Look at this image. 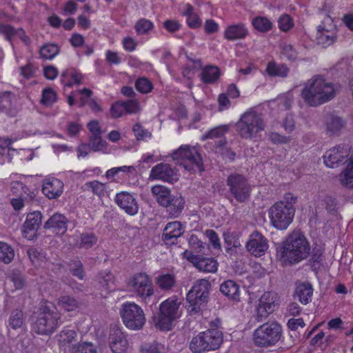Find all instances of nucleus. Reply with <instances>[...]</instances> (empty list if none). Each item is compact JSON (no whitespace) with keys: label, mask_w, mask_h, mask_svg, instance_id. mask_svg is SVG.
I'll return each instance as SVG.
<instances>
[{"label":"nucleus","mask_w":353,"mask_h":353,"mask_svg":"<svg viewBox=\"0 0 353 353\" xmlns=\"http://www.w3.org/2000/svg\"><path fill=\"white\" fill-rule=\"evenodd\" d=\"M280 252L285 262L295 264L308 257L311 247L304 234L299 230H294L283 242Z\"/></svg>","instance_id":"f257e3e1"},{"label":"nucleus","mask_w":353,"mask_h":353,"mask_svg":"<svg viewBox=\"0 0 353 353\" xmlns=\"http://www.w3.org/2000/svg\"><path fill=\"white\" fill-rule=\"evenodd\" d=\"M336 95L333 83L320 76L309 79L302 90L301 96L310 106L316 107L332 100Z\"/></svg>","instance_id":"f03ea898"},{"label":"nucleus","mask_w":353,"mask_h":353,"mask_svg":"<svg viewBox=\"0 0 353 353\" xmlns=\"http://www.w3.org/2000/svg\"><path fill=\"white\" fill-rule=\"evenodd\" d=\"M348 145H338L326 151L323 155V161L327 167L335 168L350 160L346 169L340 174V181L346 188H353V159H348Z\"/></svg>","instance_id":"7ed1b4c3"},{"label":"nucleus","mask_w":353,"mask_h":353,"mask_svg":"<svg viewBox=\"0 0 353 353\" xmlns=\"http://www.w3.org/2000/svg\"><path fill=\"white\" fill-rule=\"evenodd\" d=\"M60 314L51 303L41 305L32 323V330L41 335H50L57 328Z\"/></svg>","instance_id":"20e7f679"},{"label":"nucleus","mask_w":353,"mask_h":353,"mask_svg":"<svg viewBox=\"0 0 353 353\" xmlns=\"http://www.w3.org/2000/svg\"><path fill=\"white\" fill-rule=\"evenodd\" d=\"M265 127L262 115L255 111L245 112L236 123L238 134L244 139H256L260 137Z\"/></svg>","instance_id":"39448f33"},{"label":"nucleus","mask_w":353,"mask_h":353,"mask_svg":"<svg viewBox=\"0 0 353 353\" xmlns=\"http://www.w3.org/2000/svg\"><path fill=\"white\" fill-rule=\"evenodd\" d=\"M223 333L217 328H209L194 336L190 343L193 353H204L219 349L223 343Z\"/></svg>","instance_id":"423d86ee"},{"label":"nucleus","mask_w":353,"mask_h":353,"mask_svg":"<svg viewBox=\"0 0 353 353\" xmlns=\"http://www.w3.org/2000/svg\"><path fill=\"white\" fill-rule=\"evenodd\" d=\"M181 302L175 297H170L159 305V312L154 316V325L161 330H170L173 323L181 316Z\"/></svg>","instance_id":"0eeeda50"},{"label":"nucleus","mask_w":353,"mask_h":353,"mask_svg":"<svg viewBox=\"0 0 353 353\" xmlns=\"http://www.w3.org/2000/svg\"><path fill=\"white\" fill-rule=\"evenodd\" d=\"M282 327L277 322H267L256 328L253 333L256 346L268 347L276 344L282 336Z\"/></svg>","instance_id":"6e6552de"},{"label":"nucleus","mask_w":353,"mask_h":353,"mask_svg":"<svg viewBox=\"0 0 353 353\" xmlns=\"http://www.w3.org/2000/svg\"><path fill=\"white\" fill-rule=\"evenodd\" d=\"M211 287L209 281L205 279H199L194 283L186 297L192 312L196 313L206 306Z\"/></svg>","instance_id":"1a4fd4ad"},{"label":"nucleus","mask_w":353,"mask_h":353,"mask_svg":"<svg viewBox=\"0 0 353 353\" xmlns=\"http://www.w3.org/2000/svg\"><path fill=\"white\" fill-rule=\"evenodd\" d=\"M228 194L238 203L247 202L251 195V185L245 176L239 173L230 174L226 179Z\"/></svg>","instance_id":"9d476101"},{"label":"nucleus","mask_w":353,"mask_h":353,"mask_svg":"<svg viewBox=\"0 0 353 353\" xmlns=\"http://www.w3.org/2000/svg\"><path fill=\"white\" fill-rule=\"evenodd\" d=\"M295 213V208L285 205L284 201L275 203L268 210L270 223L278 230H285L292 222Z\"/></svg>","instance_id":"9b49d317"},{"label":"nucleus","mask_w":353,"mask_h":353,"mask_svg":"<svg viewBox=\"0 0 353 353\" xmlns=\"http://www.w3.org/2000/svg\"><path fill=\"white\" fill-rule=\"evenodd\" d=\"M172 158L181 165H183L185 170L195 172L202 170L203 161L201 154L195 148L189 145H182L172 154Z\"/></svg>","instance_id":"f8f14e48"},{"label":"nucleus","mask_w":353,"mask_h":353,"mask_svg":"<svg viewBox=\"0 0 353 353\" xmlns=\"http://www.w3.org/2000/svg\"><path fill=\"white\" fill-rule=\"evenodd\" d=\"M120 315L124 325L132 330H139L145 323L143 309L134 302H127L121 305Z\"/></svg>","instance_id":"ddd939ff"},{"label":"nucleus","mask_w":353,"mask_h":353,"mask_svg":"<svg viewBox=\"0 0 353 353\" xmlns=\"http://www.w3.org/2000/svg\"><path fill=\"white\" fill-rule=\"evenodd\" d=\"M128 287L130 292L143 301H146L154 294L152 280L145 273L134 274L128 280Z\"/></svg>","instance_id":"4468645a"},{"label":"nucleus","mask_w":353,"mask_h":353,"mask_svg":"<svg viewBox=\"0 0 353 353\" xmlns=\"http://www.w3.org/2000/svg\"><path fill=\"white\" fill-rule=\"evenodd\" d=\"M150 177L174 183L179 179L177 170L168 163H160L151 170Z\"/></svg>","instance_id":"2eb2a0df"},{"label":"nucleus","mask_w":353,"mask_h":353,"mask_svg":"<svg viewBox=\"0 0 353 353\" xmlns=\"http://www.w3.org/2000/svg\"><path fill=\"white\" fill-rule=\"evenodd\" d=\"M245 246L248 251L255 256L263 255L269 247L267 239L258 231L250 235Z\"/></svg>","instance_id":"dca6fc26"},{"label":"nucleus","mask_w":353,"mask_h":353,"mask_svg":"<svg viewBox=\"0 0 353 353\" xmlns=\"http://www.w3.org/2000/svg\"><path fill=\"white\" fill-rule=\"evenodd\" d=\"M42 221V214L39 211L28 213L23 225V236L28 240H32L37 236Z\"/></svg>","instance_id":"f3484780"},{"label":"nucleus","mask_w":353,"mask_h":353,"mask_svg":"<svg viewBox=\"0 0 353 353\" xmlns=\"http://www.w3.org/2000/svg\"><path fill=\"white\" fill-rule=\"evenodd\" d=\"M110 347L114 353H125L128 347V342L123 332L114 326L110 329L109 336Z\"/></svg>","instance_id":"a211bd4d"},{"label":"nucleus","mask_w":353,"mask_h":353,"mask_svg":"<svg viewBox=\"0 0 353 353\" xmlns=\"http://www.w3.org/2000/svg\"><path fill=\"white\" fill-rule=\"evenodd\" d=\"M115 202L129 215H135L139 211V205L136 199L128 192L117 194Z\"/></svg>","instance_id":"6ab92c4d"},{"label":"nucleus","mask_w":353,"mask_h":353,"mask_svg":"<svg viewBox=\"0 0 353 353\" xmlns=\"http://www.w3.org/2000/svg\"><path fill=\"white\" fill-rule=\"evenodd\" d=\"M68 219L62 214L55 213L44 223L43 228L52 230V232L64 234L68 230Z\"/></svg>","instance_id":"aec40b11"},{"label":"nucleus","mask_w":353,"mask_h":353,"mask_svg":"<svg viewBox=\"0 0 353 353\" xmlns=\"http://www.w3.org/2000/svg\"><path fill=\"white\" fill-rule=\"evenodd\" d=\"M183 229L181 222L172 221L166 224L163 234L162 240L166 245H173L183 233Z\"/></svg>","instance_id":"412c9836"},{"label":"nucleus","mask_w":353,"mask_h":353,"mask_svg":"<svg viewBox=\"0 0 353 353\" xmlns=\"http://www.w3.org/2000/svg\"><path fill=\"white\" fill-rule=\"evenodd\" d=\"M185 200L181 195L171 194L165 201V203L160 205L166 208L167 212L171 217L176 218L184 208Z\"/></svg>","instance_id":"4be33fe9"},{"label":"nucleus","mask_w":353,"mask_h":353,"mask_svg":"<svg viewBox=\"0 0 353 353\" xmlns=\"http://www.w3.org/2000/svg\"><path fill=\"white\" fill-rule=\"evenodd\" d=\"M208 144L212 145V150L216 154L221 155L223 159L228 160L230 162L234 161L236 152L227 147V141L225 138L214 141V142L208 143Z\"/></svg>","instance_id":"5701e85b"},{"label":"nucleus","mask_w":353,"mask_h":353,"mask_svg":"<svg viewBox=\"0 0 353 353\" xmlns=\"http://www.w3.org/2000/svg\"><path fill=\"white\" fill-rule=\"evenodd\" d=\"M192 264L200 272L214 273L218 269V262L213 258H193Z\"/></svg>","instance_id":"b1692460"},{"label":"nucleus","mask_w":353,"mask_h":353,"mask_svg":"<svg viewBox=\"0 0 353 353\" xmlns=\"http://www.w3.org/2000/svg\"><path fill=\"white\" fill-rule=\"evenodd\" d=\"M63 184L61 181L53 179L43 183L42 192L49 199H56L62 193Z\"/></svg>","instance_id":"393cba45"},{"label":"nucleus","mask_w":353,"mask_h":353,"mask_svg":"<svg viewBox=\"0 0 353 353\" xmlns=\"http://www.w3.org/2000/svg\"><path fill=\"white\" fill-rule=\"evenodd\" d=\"M248 34V31L243 23L234 24L228 26L224 32L225 38L233 41L244 39Z\"/></svg>","instance_id":"a878e982"},{"label":"nucleus","mask_w":353,"mask_h":353,"mask_svg":"<svg viewBox=\"0 0 353 353\" xmlns=\"http://www.w3.org/2000/svg\"><path fill=\"white\" fill-rule=\"evenodd\" d=\"M220 291L229 299L234 301H239V285L235 281L232 280L224 281L220 285Z\"/></svg>","instance_id":"bb28decb"},{"label":"nucleus","mask_w":353,"mask_h":353,"mask_svg":"<svg viewBox=\"0 0 353 353\" xmlns=\"http://www.w3.org/2000/svg\"><path fill=\"white\" fill-rule=\"evenodd\" d=\"M313 293V288L309 283H302L296 286L295 294L299 298V301L306 305L311 300Z\"/></svg>","instance_id":"cd10ccee"},{"label":"nucleus","mask_w":353,"mask_h":353,"mask_svg":"<svg viewBox=\"0 0 353 353\" xmlns=\"http://www.w3.org/2000/svg\"><path fill=\"white\" fill-rule=\"evenodd\" d=\"M337 34L335 32L318 30L316 35L317 45L327 48L336 41Z\"/></svg>","instance_id":"c85d7f7f"},{"label":"nucleus","mask_w":353,"mask_h":353,"mask_svg":"<svg viewBox=\"0 0 353 353\" xmlns=\"http://www.w3.org/2000/svg\"><path fill=\"white\" fill-rule=\"evenodd\" d=\"M14 96L10 92L0 93V112L12 114L15 110Z\"/></svg>","instance_id":"c756f323"},{"label":"nucleus","mask_w":353,"mask_h":353,"mask_svg":"<svg viewBox=\"0 0 353 353\" xmlns=\"http://www.w3.org/2000/svg\"><path fill=\"white\" fill-rule=\"evenodd\" d=\"M99 288L105 291H112L114 289V275L110 272H100L97 276Z\"/></svg>","instance_id":"7c9ffc66"},{"label":"nucleus","mask_w":353,"mask_h":353,"mask_svg":"<svg viewBox=\"0 0 353 353\" xmlns=\"http://www.w3.org/2000/svg\"><path fill=\"white\" fill-rule=\"evenodd\" d=\"M278 301L279 299L276 293L266 292L260 298L259 304L268 310L274 311L279 305Z\"/></svg>","instance_id":"2f4dec72"},{"label":"nucleus","mask_w":353,"mask_h":353,"mask_svg":"<svg viewBox=\"0 0 353 353\" xmlns=\"http://www.w3.org/2000/svg\"><path fill=\"white\" fill-rule=\"evenodd\" d=\"M220 77L219 69L216 66L208 65L205 67L201 73V80L205 83H212Z\"/></svg>","instance_id":"473e14b6"},{"label":"nucleus","mask_w":353,"mask_h":353,"mask_svg":"<svg viewBox=\"0 0 353 353\" xmlns=\"http://www.w3.org/2000/svg\"><path fill=\"white\" fill-rule=\"evenodd\" d=\"M58 305L68 312H72L77 310L79 306V302L74 297L63 295L58 299Z\"/></svg>","instance_id":"72a5a7b5"},{"label":"nucleus","mask_w":353,"mask_h":353,"mask_svg":"<svg viewBox=\"0 0 353 353\" xmlns=\"http://www.w3.org/2000/svg\"><path fill=\"white\" fill-rule=\"evenodd\" d=\"M157 285L163 290H171L176 283V279L174 274H162L156 279Z\"/></svg>","instance_id":"f704fd0d"},{"label":"nucleus","mask_w":353,"mask_h":353,"mask_svg":"<svg viewBox=\"0 0 353 353\" xmlns=\"http://www.w3.org/2000/svg\"><path fill=\"white\" fill-rule=\"evenodd\" d=\"M24 314L21 310L15 309L12 311L8 319V326L13 330L22 327L24 325Z\"/></svg>","instance_id":"c9c22d12"},{"label":"nucleus","mask_w":353,"mask_h":353,"mask_svg":"<svg viewBox=\"0 0 353 353\" xmlns=\"http://www.w3.org/2000/svg\"><path fill=\"white\" fill-rule=\"evenodd\" d=\"M345 125V121L338 116L330 114L326 122L327 130L332 134H336Z\"/></svg>","instance_id":"e433bc0d"},{"label":"nucleus","mask_w":353,"mask_h":353,"mask_svg":"<svg viewBox=\"0 0 353 353\" xmlns=\"http://www.w3.org/2000/svg\"><path fill=\"white\" fill-rule=\"evenodd\" d=\"M71 353H98V348L92 342L80 341L72 345Z\"/></svg>","instance_id":"4c0bfd02"},{"label":"nucleus","mask_w":353,"mask_h":353,"mask_svg":"<svg viewBox=\"0 0 353 353\" xmlns=\"http://www.w3.org/2000/svg\"><path fill=\"white\" fill-rule=\"evenodd\" d=\"M228 126L226 125H219L214 128L211 129L206 133L202 135L201 139L203 141L207 139H224V134L228 131Z\"/></svg>","instance_id":"58836bf2"},{"label":"nucleus","mask_w":353,"mask_h":353,"mask_svg":"<svg viewBox=\"0 0 353 353\" xmlns=\"http://www.w3.org/2000/svg\"><path fill=\"white\" fill-rule=\"evenodd\" d=\"M97 236L92 232H85L80 235L78 246L80 248L90 249L97 242Z\"/></svg>","instance_id":"ea45409f"},{"label":"nucleus","mask_w":353,"mask_h":353,"mask_svg":"<svg viewBox=\"0 0 353 353\" xmlns=\"http://www.w3.org/2000/svg\"><path fill=\"white\" fill-rule=\"evenodd\" d=\"M253 27L260 32H267L272 28V23L265 17H256L252 21Z\"/></svg>","instance_id":"a19ab883"},{"label":"nucleus","mask_w":353,"mask_h":353,"mask_svg":"<svg viewBox=\"0 0 353 353\" xmlns=\"http://www.w3.org/2000/svg\"><path fill=\"white\" fill-rule=\"evenodd\" d=\"M266 71L270 76L285 77L288 75L289 70L285 65H278L275 62H270L268 64Z\"/></svg>","instance_id":"79ce46f5"},{"label":"nucleus","mask_w":353,"mask_h":353,"mask_svg":"<svg viewBox=\"0 0 353 353\" xmlns=\"http://www.w3.org/2000/svg\"><path fill=\"white\" fill-rule=\"evenodd\" d=\"M69 270L72 274L82 280L85 276L83 265L81 261L77 257L71 259L68 263Z\"/></svg>","instance_id":"37998d69"},{"label":"nucleus","mask_w":353,"mask_h":353,"mask_svg":"<svg viewBox=\"0 0 353 353\" xmlns=\"http://www.w3.org/2000/svg\"><path fill=\"white\" fill-rule=\"evenodd\" d=\"M1 260L5 264H9L13 260L14 251L13 248L6 243L0 242Z\"/></svg>","instance_id":"c03bdc74"},{"label":"nucleus","mask_w":353,"mask_h":353,"mask_svg":"<svg viewBox=\"0 0 353 353\" xmlns=\"http://www.w3.org/2000/svg\"><path fill=\"white\" fill-rule=\"evenodd\" d=\"M39 52L43 59H52L59 54V48L57 44L48 43L43 45Z\"/></svg>","instance_id":"a18cd8bd"},{"label":"nucleus","mask_w":353,"mask_h":353,"mask_svg":"<svg viewBox=\"0 0 353 353\" xmlns=\"http://www.w3.org/2000/svg\"><path fill=\"white\" fill-rule=\"evenodd\" d=\"M151 191L154 195L157 196V201L159 205L165 203V201L171 195L170 190L163 185H154Z\"/></svg>","instance_id":"49530a36"},{"label":"nucleus","mask_w":353,"mask_h":353,"mask_svg":"<svg viewBox=\"0 0 353 353\" xmlns=\"http://www.w3.org/2000/svg\"><path fill=\"white\" fill-rule=\"evenodd\" d=\"M190 247L196 252L205 254L207 250H209V246L206 243L202 242L198 237L192 234L188 240Z\"/></svg>","instance_id":"de8ad7c7"},{"label":"nucleus","mask_w":353,"mask_h":353,"mask_svg":"<svg viewBox=\"0 0 353 353\" xmlns=\"http://www.w3.org/2000/svg\"><path fill=\"white\" fill-rule=\"evenodd\" d=\"M77 336V334L75 331L65 328L58 335V340L61 345H65L76 341Z\"/></svg>","instance_id":"09e8293b"},{"label":"nucleus","mask_w":353,"mask_h":353,"mask_svg":"<svg viewBox=\"0 0 353 353\" xmlns=\"http://www.w3.org/2000/svg\"><path fill=\"white\" fill-rule=\"evenodd\" d=\"M107 145V143L102 140L101 135L91 136L90 138L89 146L94 152L106 150Z\"/></svg>","instance_id":"8fccbe9b"},{"label":"nucleus","mask_w":353,"mask_h":353,"mask_svg":"<svg viewBox=\"0 0 353 353\" xmlns=\"http://www.w3.org/2000/svg\"><path fill=\"white\" fill-rule=\"evenodd\" d=\"M154 25L152 21L146 19H139L135 24L134 28L138 34H148L153 29Z\"/></svg>","instance_id":"3c124183"},{"label":"nucleus","mask_w":353,"mask_h":353,"mask_svg":"<svg viewBox=\"0 0 353 353\" xmlns=\"http://www.w3.org/2000/svg\"><path fill=\"white\" fill-rule=\"evenodd\" d=\"M136 89L143 94L150 92L152 88V83L146 78H139L135 82Z\"/></svg>","instance_id":"603ef678"},{"label":"nucleus","mask_w":353,"mask_h":353,"mask_svg":"<svg viewBox=\"0 0 353 353\" xmlns=\"http://www.w3.org/2000/svg\"><path fill=\"white\" fill-rule=\"evenodd\" d=\"M318 30L330 31L336 32V26L334 23L333 19L329 15H325L321 24L317 28Z\"/></svg>","instance_id":"864d4df0"},{"label":"nucleus","mask_w":353,"mask_h":353,"mask_svg":"<svg viewBox=\"0 0 353 353\" xmlns=\"http://www.w3.org/2000/svg\"><path fill=\"white\" fill-rule=\"evenodd\" d=\"M56 101V94L51 88H46L43 90L41 103L45 106H50Z\"/></svg>","instance_id":"5fc2aeb1"},{"label":"nucleus","mask_w":353,"mask_h":353,"mask_svg":"<svg viewBox=\"0 0 353 353\" xmlns=\"http://www.w3.org/2000/svg\"><path fill=\"white\" fill-rule=\"evenodd\" d=\"M28 188L20 181H14L11 183V191L17 196L24 197L27 194Z\"/></svg>","instance_id":"6e6d98bb"},{"label":"nucleus","mask_w":353,"mask_h":353,"mask_svg":"<svg viewBox=\"0 0 353 353\" xmlns=\"http://www.w3.org/2000/svg\"><path fill=\"white\" fill-rule=\"evenodd\" d=\"M278 23L279 28L283 32L290 30L294 26L293 20L288 14L281 16Z\"/></svg>","instance_id":"4d7b16f0"},{"label":"nucleus","mask_w":353,"mask_h":353,"mask_svg":"<svg viewBox=\"0 0 353 353\" xmlns=\"http://www.w3.org/2000/svg\"><path fill=\"white\" fill-rule=\"evenodd\" d=\"M10 279L17 290H21L26 285L24 276L18 272H14L10 276Z\"/></svg>","instance_id":"13d9d810"},{"label":"nucleus","mask_w":353,"mask_h":353,"mask_svg":"<svg viewBox=\"0 0 353 353\" xmlns=\"http://www.w3.org/2000/svg\"><path fill=\"white\" fill-rule=\"evenodd\" d=\"M163 350V346L157 343L145 344L141 347V353H162Z\"/></svg>","instance_id":"bf43d9fd"},{"label":"nucleus","mask_w":353,"mask_h":353,"mask_svg":"<svg viewBox=\"0 0 353 353\" xmlns=\"http://www.w3.org/2000/svg\"><path fill=\"white\" fill-rule=\"evenodd\" d=\"M125 108L123 101L115 102L111 106L110 114L113 118L121 117L123 113H125Z\"/></svg>","instance_id":"052dcab7"},{"label":"nucleus","mask_w":353,"mask_h":353,"mask_svg":"<svg viewBox=\"0 0 353 353\" xmlns=\"http://www.w3.org/2000/svg\"><path fill=\"white\" fill-rule=\"evenodd\" d=\"M282 53L289 60H295L297 57V52L294 47L290 44L284 43L281 46Z\"/></svg>","instance_id":"680f3d73"},{"label":"nucleus","mask_w":353,"mask_h":353,"mask_svg":"<svg viewBox=\"0 0 353 353\" xmlns=\"http://www.w3.org/2000/svg\"><path fill=\"white\" fill-rule=\"evenodd\" d=\"M86 185L92 188V192L99 196L104 195L105 185L97 181H91L86 183Z\"/></svg>","instance_id":"e2e57ef3"},{"label":"nucleus","mask_w":353,"mask_h":353,"mask_svg":"<svg viewBox=\"0 0 353 353\" xmlns=\"http://www.w3.org/2000/svg\"><path fill=\"white\" fill-rule=\"evenodd\" d=\"M205 235L208 238L210 243L214 249H220L221 243L218 234L213 230H207L205 232Z\"/></svg>","instance_id":"0e129e2a"},{"label":"nucleus","mask_w":353,"mask_h":353,"mask_svg":"<svg viewBox=\"0 0 353 353\" xmlns=\"http://www.w3.org/2000/svg\"><path fill=\"white\" fill-rule=\"evenodd\" d=\"M274 311L268 310V308L259 304L256 307V314L255 319L258 322H262L265 321L268 316L272 313Z\"/></svg>","instance_id":"69168bd1"},{"label":"nucleus","mask_w":353,"mask_h":353,"mask_svg":"<svg viewBox=\"0 0 353 353\" xmlns=\"http://www.w3.org/2000/svg\"><path fill=\"white\" fill-rule=\"evenodd\" d=\"M123 103L125 108V113L134 114L139 110V103L136 100L130 99L126 101H123Z\"/></svg>","instance_id":"338daca9"},{"label":"nucleus","mask_w":353,"mask_h":353,"mask_svg":"<svg viewBox=\"0 0 353 353\" xmlns=\"http://www.w3.org/2000/svg\"><path fill=\"white\" fill-rule=\"evenodd\" d=\"M0 32L6 36L7 40L10 41L15 36L16 29L10 25H0Z\"/></svg>","instance_id":"774afa93"}]
</instances>
